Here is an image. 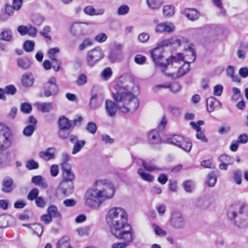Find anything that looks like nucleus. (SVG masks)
<instances>
[{
  "label": "nucleus",
  "mask_w": 248,
  "mask_h": 248,
  "mask_svg": "<svg viewBox=\"0 0 248 248\" xmlns=\"http://www.w3.org/2000/svg\"><path fill=\"white\" fill-rule=\"evenodd\" d=\"M152 226L155 234L159 237H164L167 235L166 231L163 230L156 224H153Z\"/></svg>",
  "instance_id": "79ce46f5"
},
{
  "label": "nucleus",
  "mask_w": 248,
  "mask_h": 248,
  "mask_svg": "<svg viewBox=\"0 0 248 248\" xmlns=\"http://www.w3.org/2000/svg\"><path fill=\"white\" fill-rule=\"evenodd\" d=\"M141 165L145 170L147 171L161 170V169L159 168L155 165L154 160H150L147 162L144 160H142Z\"/></svg>",
  "instance_id": "bb28decb"
},
{
  "label": "nucleus",
  "mask_w": 248,
  "mask_h": 248,
  "mask_svg": "<svg viewBox=\"0 0 248 248\" xmlns=\"http://www.w3.org/2000/svg\"><path fill=\"white\" fill-rule=\"evenodd\" d=\"M178 147L182 148L186 152H189L190 151L192 148V143L190 140L184 138L183 141L181 142Z\"/></svg>",
  "instance_id": "a19ab883"
},
{
  "label": "nucleus",
  "mask_w": 248,
  "mask_h": 248,
  "mask_svg": "<svg viewBox=\"0 0 248 248\" xmlns=\"http://www.w3.org/2000/svg\"><path fill=\"white\" fill-rule=\"evenodd\" d=\"M112 75V71L110 68H105L101 73V76L106 80L108 79Z\"/></svg>",
  "instance_id": "69168bd1"
},
{
  "label": "nucleus",
  "mask_w": 248,
  "mask_h": 248,
  "mask_svg": "<svg viewBox=\"0 0 248 248\" xmlns=\"http://www.w3.org/2000/svg\"><path fill=\"white\" fill-rule=\"evenodd\" d=\"M226 72L227 75L232 78V81L238 82L240 81V79L238 76H235L234 75V70L232 66H229L227 69Z\"/></svg>",
  "instance_id": "37998d69"
},
{
  "label": "nucleus",
  "mask_w": 248,
  "mask_h": 248,
  "mask_svg": "<svg viewBox=\"0 0 248 248\" xmlns=\"http://www.w3.org/2000/svg\"><path fill=\"white\" fill-rule=\"evenodd\" d=\"M93 44V42L90 39H85L83 42L79 46V49L83 50L88 46H91Z\"/></svg>",
  "instance_id": "052dcab7"
},
{
  "label": "nucleus",
  "mask_w": 248,
  "mask_h": 248,
  "mask_svg": "<svg viewBox=\"0 0 248 248\" xmlns=\"http://www.w3.org/2000/svg\"><path fill=\"white\" fill-rule=\"evenodd\" d=\"M150 51L152 59L155 65L161 68L163 72H165L166 69V64H165L163 61L164 48L157 46Z\"/></svg>",
  "instance_id": "0eeeda50"
},
{
  "label": "nucleus",
  "mask_w": 248,
  "mask_h": 248,
  "mask_svg": "<svg viewBox=\"0 0 248 248\" xmlns=\"http://www.w3.org/2000/svg\"><path fill=\"white\" fill-rule=\"evenodd\" d=\"M69 140L71 143L74 144L72 150V154L75 155L79 152L86 144V141L84 140H78L77 136L71 135L70 136Z\"/></svg>",
  "instance_id": "f3484780"
},
{
  "label": "nucleus",
  "mask_w": 248,
  "mask_h": 248,
  "mask_svg": "<svg viewBox=\"0 0 248 248\" xmlns=\"http://www.w3.org/2000/svg\"><path fill=\"white\" fill-rule=\"evenodd\" d=\"M239 214L242 215L241 227H248V206L242 205L239 207Z\"/></svg>",
  "instance_id": "aec40b11"
},
{
  "label": "nucleus",
  "mask_w": 248,
  "mask_h": 248,
  "mask_svg": "<svg viewBox=\"0 0 248 248\" xmlns=\"http://www.w3.org/2000/svg\"><path fill=\"white\" fill-rule=\"evenodd\" d=\"M106 221L112 235L124 242L113 243L111 248H126L134 240V233L128 223L125 211L121 207H112L107 212Z\"/></svg>",
  "instance_id": "f257e3e1"
},
{
  "label": "nucleus",
  "mask_w": 248,
  "mask_h": 248,
  "mask_svg": "<svg viewBox=\"0 0 248 248\" xmlns=\"http://www.w3.org/2000/svg\"><path fill=\"white\" fill-rule=\"evenodd\" d=\"M60 51V49L58 47H54L50 48L47 52L48 56L52 62H56L58 65L60 64V61L57 60L54 55L58 53Z\"/></svg>",
  "instance_id": "ea45409f"
},
{
  "label": "nucleus",
  "mask_w": 248,
  "mask_h": 248,
  "mask_svg": "<svg viewBox=\"0 0 248 248\" xmlns=\"http://www.w3.org/2000/svg\"><path fill=\"white\" fill-rule=\"evenodd\" d=\"M86 130L89 133L94 134L97 130V126L94 122H89L87 124Z\"/></svg>",
  "instance_id": "13d9d810"
},
{
  "label": "nucleus",
  "mask_w": 248,
  "mask_h": 248,
  "mask_svg": "<svg viewBox=\"0 0 248 248\" xmlns=\"http://www.w3.org/2000/svg\"><path fill=\"white\" fill-rule=\"evenodd\" d=\"M36 106L38 110L43 113L48 112L53 108V105L51 102L38 103L36 104Z\"/></svg>",
  "instance_id": "72a5a7b5"
},
{
  "label": "nucleus",
  "mask_w": 248,
  "mask_h": 248,
  "mask_svg": "<svg viewBox=\"0 0 248 248\" xmlns=\"http://www.w3.org/2000/svg\"><path fill=\"white\" fill-rule=\"evenodd\" d=\"M122 46L120 44H116L114 49H112L108 55V59L112 63L121 62L123 60Z\"/></svg>",
  "instance_id": "ddd939ff"
},
{
  "label": "nucleus",
  "mask_w": 248,
  "mask_h": 248,
  "mask_svg": "<svg viewBox=\"0 0 248 248\" xmlns=\"http://www.w3.org/2000/svg\"><path fill=\"white\" fill-rule=\"evenodd\" d=\"M59 92L57 80L55 77L50 78L44 85V95L48 97L51 95H56Z\"/></svg>",
  "instance_id": "9d476101"
},
{
  "label": "nucleus",
  "mask_w": 248,
  "mask_h": 248,
  "mask_svg": "<svg viewBox=\"0 0 248 248\" xmlns=\"http://www.w3.org/2000/svg\"><path fill=\"white\" fill-rule=\"evenodd\" d=\"M188 50L191 53V56L193 57L192 62H184V63H182L183 64L181 66L179 65L177 68H178V70L176 72H173L170 75L173 78H178L185 75L189 71V63L190 62H193L196 59V55L194 53L192 48L190 47H188Z\"/></svg>",
  "instance_id": "6e6552de"
},
{
  "label": "nucleus",
  "mask_w": 248,
  "mask_h": 248,
  "mask_svg": "<svg viewBox=\"0 0 248 248\" xmlns=\"http://www.w3.org/2000/svg\"><path fill=\"white\" fill-rule=\"evenodd\" d=\"M82 121L83 118L81 116L73 120H69L65 116H61L58 120L59 127L72 130L75 126L80 125Z\"/></svg>",
  "instance_id": "1a4fd4ad"
},
{
  "label": "nucleus",
  "mask_w": 248,
  "mask_h": 248,
  "mask_svg": "<svg viewBox=\"0 0 248 248\" xmlns=\"http://www.w3.org/2000/svg\"><path fill=\"white\" fill-rule=\"evenodd\" d=\"M148 7L152 11H156L160 9L163 4V0H146Z\"/></svg>",
  "instance_id": "a878e982"
},
{
  "label": "nucleus",
  "mask_w": 248,
  "mask_h": 248,
  "mask_svg": "<svg viewBox=\"0 0 248 248\" xmlns=\"http://www.w3.org/2000/svg\"><path fill=\"white\" fill-rule=\"evenodd\" d=\"M14 140L10 129L5 124L0 123V166H6L10 162V155L3 153L4 151L10 147Z\"/></svg>",
  "instance_id": "7ed1b4c3"
},
{
  "label": "nucleus",
  "mask_w": 248,
  "mask_h": 248,
  "mask_svg": "<svg viewBox=\"0 0 248 248\" xmlns=\"http://www.w3.org/2000/svg\"><path fill=\"white\" fill-rule=\"evenodd\" d=\"M138 173L141 179L144 181L151 182L154 180V176L149 173L145 172L142 169H139L138 170Z\"/></svg>",
  "instance_id": "58836bf2"
},
{
  "label": "nucleus",
  "mask_w": 248,
  "mask_h": 248,
  "mask_svg": "<svg viewBox=\"0 0 248 248\" xmlns=\"http://www.w3.org/2000/svg\"><path fill=\"white\" fill-rule=\"evenodd\" d=\"M87 81L86 76L84 74H81L79 76L76 82L78 85L81 86L85 84Z\"/></svg>",
  "instance_id": "338daca9"
},
{
  "label": "nucleus",
  "mask_w": 248,
  "mask_h": 248,
  "mask_svg": "<svg viewBox=\"0 0 248 248\" xmlns=\"http://www.w3.org/2000/svg\"><path fill=\"white\" fill-rule=\"evenodd\" d=\"M47 213L50 215L51 218H56L58 220L62 219V215L58 210L57 207L55 205H51L47 209Z\"/></svg>",
  "instance_id": "473e14b6"
},
{
  "label": "nucleus",
  "mask_w": 248,
  "mask_h": 248,
  "mask_svg": "<svg viewBox=\"0 0 248 248\" xmlns=\"http://www.w3.org/2000/svg\"><path fill=\"white\" fill-rule=\"evenodd\" d=\"M170 225L174 229H180L184 228L185 222L182 215L178 212H174L170 220Z\"/></svg>",
  "instance_id": "4468645a"
},
{
  "label": "nucleus",
  "mask_w": 248,
  "mask_h": 248,
  "mask_svg": "<svg viewBox=\"0 0 248 248\" xmlns=\"http://www.w3.org/2000/svg\"><path fill=\"white\" fill-rule=\"evenodd\" d=\"M5 93L6 94L14 95L17 92L16 88L13 85L6 86L5 88Z\"/></svg>",
  "instance_id": "bf43d9fd"
},
{
  "label": "nucleus",
  "mask_w": 248,
  "mask_h": 248,
  "mask_svg": "<svg viewBox=\"0 0 248 248\" xmlns=\"http://www.w3.org/2000/svg\"><path fill=\"white\" fill-rule=\"evenodd\" d=\"M26 166L28 170H31L38 169L39 167V164L34 160L31 159L26 162Z\"/></svg>",
  "instance_id": "4d7b16f0"
},
{
  "label": "nucleus",
  "mask_w": 248,
  "mask_h": 248,
  "mask_svg": "<svg viewBox=\"0 0 248 248\" xmlns=\"http://www.w3.org/2000/svg\"><path fill=\"white\" fill-rule=\"evenodd\" d=\"M190 125L192 126L193 129H195L197 131L196 135V138L203 142H207V139L205 137L204 133L202 132L201 127L199 126V125H197L194 122H191Z\"/></svg>",
  "instance_id": "5701e85b"
},
{
  "label": "nucleus",
  "mask_w": 248,
  "mask_h": 248,
  "mask_svg": "<svg viewBox=\"0 0 248 248\" xmlns=\"http://www.w3.org/2000/svg\"><path fill=\"white\" fill-rule=\"evenodd\" d=\"M162 11L164 16L170 17L174 14L175 7L172 5H166L163 7Z\"/></svg>",
  "instance_id": "e433bc0d"
},
{
  "label": "nucleus",
  "mask_w": 248,
  "mask_h": 248,
  "mask_svg": "<svg viewBox=\"0 0 248 248\" xmlns=\"http://www.w3.org/2000/svg\"><path fill=\"white\" fill-rule=\"evenodd\" d=\"M186 39L182 38L181 39L176 36H173L168 39L163 40L158 43L157 46L163 48L164 46H168L170 45H175L179 46H182L186 42Z\"/></svg>",
  "instance_id": "2eb2a0df"
},
{
  "label": "nucleus",
  "mask_w": 248,
  "mask_h": 248,
  "mask_svg": "<svg viewBox=\"0 0 248 248\" xmlns=\"http://www.w3.org/2000/svg\"><path fill=\"white\" fill-rule=\"evenodd\" d=\"M193 183L191 180H186L183 183L185 190L187 192H191L193 188Z\"/></svg>",
  "instance_id": "6e6d98bb"
},
{
  "label": "nucleus",
  "mask_w": 248,
  "mask_h": 248,
  "mask_svg": "<svg viewBox=\"0 0 248 248\" xmlns=\"http://www.w3.org/2000/svg\"><path fill=\"white\" fill-rule=\"evenodd\" d=\"M166 140L168 143L175 145L177 146L179 145L181 142L183 141L184 137L179 135H169L167 136Z\"/></svg>",
  "instance_id": "393cba45"
},
{
  "label": "nucleus",
  "mask_w": 248,
  "mask_h": 248,
  "mask_svg": "<svg viewBox=\"0 0 248 248\" xmlns=\"http://www.w3.org/2000/svg\"><path fill=\"white\" fill-rule=\"evenodd\" d=\"M102 102V100L98 98L97 95L94 94L92 96L90 100V108L92 109H96L101 106Z\"/></svg>",
  "instance_id": "c85d7f7f"
},
{
  "label": "nucleus",
  "mask_w": 248,
  "mask_h": 248,
  "mask_svg": "<svg viewBox=\"0 0 248 248\" xmlns=\"http://www.w3.org/2000/svg\"><path fill=\"white\" fill-rule=\"evenodd\" d=\"M100 183L102 185V191L101 194L104 195L105 197H100L101 200L103 202L104 201L110 199L112 198L114 194V187L112 183L109 180L104 179V180H97L95 183L96 188H97V185L98 183Z\"/></svg>",
  "instance_id": "423d86ee"
},
{
  "label": "nucleus",
  "mask_w": 248,
  "mask_h": 248,
  "mask_svg": "<svg viewBox=\"0 0 248 248\" xmlns=\"http://www.w3.org/2000/svg\"><path fill=\"white\" fill-rule=\"evenodd\" d=\"M89 232L90 228L88 226L79 228L77 230L78 234L80 236L88 235L89 234Z\"/></svg>",
  "instance_id": "680f3d73"
},
{
  "label": "nucleus",
  "mask_w": 248,
  "mask_h": 248,
  "mask_svg": "<svg viewBox=\"0 0 248 248\" xmlns=\"http://www.w3.org/2000/svg\"><path fill=\"white\" fill-rule=\"evenodd\" d=\"M148 138L150 143L153 145L158 144L161 142L159 133L156 130H153L149 132Z\"/></svg>",
  "instance_id": "b1692460"
},
{
  "label": "nucleus",
  "mask_w": 248,
  "mask_h": 248,
  "mask_svg": "<svg viewBox=\"0 0 248 248\" xmlns=\"http://www.w3.org/2000/svg\"><path fill=\"white\" fill-rule=\"evenodd\" d=\"M16 63L18 68L25 70L29 69L31 65L30 60L25 57L17 59Z\"/></svg>",
  "instance_id": "cd10ccee"
},
{
  "label": "nucleus",
  "mask_w": 248,
  "mask_h": 248,
  "mask_svg": "<svg viewBox=\"0 0 248 248\" xmlns=\"http://www.w3.org/2000/svg\"><path fill=\"white\" fill-rule=\"evenodd\" d=\"M31 182L35 185L41 186L43 188H46L47 184L43 177L40 175L34 176L31 178Z\"/></svg>",
  "instance_id": "f704fd0d"
},
{
  "label": "nucleus",
  "mask_w": 248,
  "mask_h": 248,
  "mask_svg": "<svg viewBox=\"0 0 248 248\" xmlns=\"http://www.w3.org/2000/svg\"><path fill=\"white\" fill-rule=\"evenodd\" d=\"M129 9L128 6L123 4L118 8L117 13L119 16H124L129 13Z\"/></svg>",
  "instance_id": "8fccbe9b"
},
{
  "label": "nucleus",
  "mask_w": 248,
  "mask_h": 248,
  "mask_svg": "<svg viewBox=\"0 0 248 248\" xmlns=\"http://www.w3.org/2000/svg\"><path fill=\"white\" fill-rule=\"evenodd\" d=\"M146 60V58L140 54H137L134 58L135 62L139 64H142L145 63Z\"/></svg>",
  "instance_id": "0e129e2a"
},
{
  "label": "nucleus",
  "mask_w": 248,
  "mask_h": 248,
  "mask_svg": "<svg viewBox=\"0 0 248 248\" xmlns=\"http://www.w3.org/2000/svg\"><path fill=\"white\" fill-rule=\"evenodd\" d=\"M44 17L40 15L35 16L32 19V21L35 25L40 26L44 22Z\"/></svg>",
  "instance_id": "774afa93"
},
{
  "label": "nucleus",
  "mask_w": 248,
  "mask_h": 248,
  "mask_svg": "<svg viewBox=\"0 0 248 248\" xmlns=\"http://www.w3.org/2000/svg\"><path fill=\"white\" fill-rule=\"evenodd\" d=\"M43 226L40 224H34L32 225L31 229L34 231V232L38 236H40L43 232Z\"/></svg>",
  "instance_id": "603ef678"
},
{
  "label": "nucleus",
  "mask_w": 248,
  "mask_h": 248,
  "mask_svg": "<svg viewBox=\"0 0 248 248\" xmlns=\"http://www.w3.org/2000/svg\"><path fill=\"white\" fill-rule=\"evenodd\" d=\"M35 130V127L32 125H28L26 126L23 131V134L25 136H31Z\"/></svg>",
  "instance_id": "3c124183"
},
{
  "label": "nucleus",
  "mask_w": 248,
  "mask_h": 248,
  "mask_svg": "<svg viewBox=\"0 0 248 248\" xmlns=\"http://www.w3.org/2000/svg\"><path fill=\"white\" fill-rule=\"evenodd\" d=\"M12 39V32L11 30H5L0 33V40L9 42L11 41Z\"/></svg>",
  "instance_id": "4c0bfd02"
},
{
  "label": "nucleus",
  "mask_w": 248,
  "mask_h": 248,
  "mask_svg": "<svg viewBox=\"0 0 248 248\" xmlns=\"http://www.w3.org/2000/svg\"><path fill=\"white\" fill-rule=\"evenodd\" d=\"M104 57V53L100 47H96L88 51L86 60L88 66L93 67Z\"/></svg>",
  "instance_id": "39448f33"
},
{
  "label": "nucleus",
  "mask_w": 248,
  "mask_h": 248,
  "mask_svg": "<svg viewBox=\"0 0 248 248\" xmlns=\"http://www.w3.org/2000/svg\"><path fill=\"white\" fill-rule=\"evenodd\" d=\"M233 179L237 185L242 183V173L240 170H237L233 171Z\"/></svg>",
  "instance_id": "de8ad7c7"
},
{
  "label": "nucleus",
  "mask_w": 248,
  "mask_h": 248,
  "mask_svg": "<svg viewBox=\"0 0 248 248\" xmlns=\"http://www.w3.org/2000/svg\"><path fill=\"white\" fill-rule=\"evenodd\" d=\"M88 24L85 22H75L70 27L71 33L76 37L84 35L87 31Z\"/></svg>",
  "instance_id": "f8f14e48"
},
{
  "label": "nucleus",
  "mask_w": 248,
  "mask_h": 248,
  "mask_svg": "<svg viewBox=\"0 0 248 248\" xmlns=\"http://www.w3.org/2000/svg\"><path fill=\"white\" fill-rule=\"evenodd\" d=\"M71 130V129L59 128L58 131L59 138L62 140L67 139L69 137H70Z\"/></svg>",
  "instance_id": "c03bdc74"
},
{
  "label": "nucleus",
  "mask_w": 248,
  "mask_h": 248,
  "mask_svg": "<svg viewBox=\"0 0 248 248\" xmlns=\"http://www.w3.org/2000/svg\"><path fill=\"white\" fill-rule=\"evenodd\" d=\"M174 26L171 23L163 22L158 24L156 26L155 28V31L157 32H171L174 31Z\"/></svg>",
  "instance_id": "4be33fe9"
},
{
  "label": "nucleus",
  "mask_w": 248,
  "mask_h": 248,
  "mask_svg": "<svg viewBox=\"0 0 248 248\" xmlns=\"http://www.w3.org/2000/svg\"><path fill=\"white\" fill-rule=\"evenodd\" d=\"M207 110L209 112L218 110L221 108V104L214 97H209L206 101Z\"/></svg>",
  "instance_id": "a211bd4d"
},
{
  "label": "nucleus",
  "mask_w": 248,
  "mask_h": 248,
  "mask_svg": "<svg viewBox=\"0 0 248 248\" xmlns=\"http://www.w3.org/2000/svg\"><path fill=\"white\" fill-rule=\"evenodd\" d=\"M41 157L46 160H49L55 157V149L49 148L46 151L41 152L39 153Z\"/></svg>",
  "instance_id": "7c9ffc66"
},
{
  "label": "nucleus",
  "mask_w": 248,
  "mask_h": 248,
  "mask_svg": "<svg viewBox=\"0 0 248 248\" xmlns=\"http://www.w3.org/2000/svg\"><path fill=\"white\" fill-rule=\"evenodd\" d=\"M184 62L185 61L181 53H177L171 55L170 58L167 59L165 62V64H166V68L170 65L173 66L176 68Z\"/></svg>",
  "instance_id": "dca6fc26"
},
{
  "label": "nucleus",
  "mask_w": 248,
  "mask_h": 248,
  "mask_svg": "<svg viewBox=\"0 0 248 248\" xmlns=\"http://www.w3.org/2000/svg\"><path fill=\"white\" fill-rule=\"evenodd\" d=\"M181 13L191 21L197 19L199 16V12L194 8H186L182 11Z\"/></svg>",
  "instance_id": "412c9836"
},
{
  "label": "nucleus",
  "mask_w": 248,
  "mask_h": 248,
  "mask_svg": "<svg viewBox=\"0 0 248 248\" xmlns=\"http://www.w3.org/2000/svg\"><path fill=\"white\" fill-rule=\"evenodd\" d=\"M57 248H71L69 238L68 236L63 237L57 243Z\"/></svg>",
  "instance_id": "c9c22d12"
},
{
  "label": "nucleus",
  "mask_w": 248,
  "mask_h": 248,
  "mask_svg": "<svg viewBox=\"0 0 248 248\" xmlns=\"http://www.w3.org/2000/svg\"><path fill=\"white\" fill-rule=\"evenodd\" d=\"M39 190L37 188H33L29 193L27 198L30 201L35 200L38 197Z\"/></svg>",
  "instance_id": "864d4df0"
},
{
  "label": "nucleus",
  "mask_w": 248,
  "mask_h": 248,
  "mask_svg": "<svg viewBox=\"0 0 248 248\" xmlns=\"http://www.w3.org/2000/svg\"><path fill=\"white\" fill-rule=\"evenodd\" d=\"M62 176L63 180L62 181V185L64 186L66 182L73 183L75 179V175L72 170L70 164H64L63 167H62Z\"/></svg>",
  "instance_id": "9b49d317"
},
{
  "label": "nucleus",
  "mask_w": 248,
  "mask_h": 248,
  "mask_svg": "<svg viewBox=\"0 0 248 248\" xmlns=\"http://www.w3.org/2000/svg\"><path fill=\"white\" fill-rule=\"evenodd\" d=\"M98 183L97 188L94 186V188L88 189L84 195L85 204L90 207H95L96 205L99 206L102 203L103 201L100 197H105L102 195V185Z\"/></svg>",
  "instance_id": "20e7f679"
},
{
  "label": "nucleus",
  "mask_w": 248,
  "mask_h": 248,
  "mask_svg": "<svg viewBox=\"0 0 248 248\" xmlns=\"http://www.w3.org/2000/svg\"><path fill=\"white\" fill-rule=\"evenodd\" d=\"M217 182V177L214 172L209 173L207 175V183L209 186L213 187Z\"/></svg>",
  "instance_id": "49530a36"
},
{
  "label": "nucleus",
  "mask_w": 248,
  "mask_h": 248,
  "mask_svg": "<svg viewBox=\"0 0 248 248\" xmlns=\"http://www.w3.org/2000/svg\"><path fill=\"white\" fill-rule=\"evenodd\" d=\"M218 161L220 162H223L228 165L232 164L234 159L227 155H222L218 157Z\"/></svg>",
  "instance_id": "a18cd8bd"
},
{
  "label": "nucleus",
  "mask_w": 248,
  "mask_h": 248,
  "mask_svg": "<svg viewBox=\"0 0 248 248\" xmlns=\"http://www.w3.org/2000/svg\"><path fill=\"white\" fill-rule=\"evenodd\" d=\"M32 110L31 105L28 103H22L20 106V110L24 113L29 114Z\"/></svg>",
  "instance_id": "5fc2aeb1"
},
{
  "label": "nucleus",
  "mask_w": 248,
  "mask_h": 248,
  "mask_svg": "<svg viewBox=\"0 0 248 248\" xmlns=\"http://www.w3.org/2000/svg\"><path fill=\"white\" fill-rule=\"evenodd\" d=\"M60 187L62 189V192L63 194L68 196L72 193L74 189L73 183L71 182H66L64 186H62V182L60 184Z\"/></svg>",
  "instance_id": "2f4dec72"
},
{
  "label": "nucleus",
  "mask_w": 248,
  "mask_h": 248,
  "mask_svg": "<svg viewBox=\"0 0 248 248\" xmlns=\"http://www.w3.org/2000/svg\"><path fill=\"white\" fill-rule=\"evenodd\" d=\"M116 104L110 100L105 102V109L110 117H114L118 109L123 113H133L139 107V101L137 97L124 88H119L113 93Z\"/></svg>",
  "instance_id": "f03ea898"
},
{
  "label": "nucleus",
  "mask_w": 248,
  "mask_h": 248,
  "mask_svg": "<svg viewBox=\"0 0 248 248\" xmlns=\"http://www.w3.org/2000/svg\"><path fill=\"white\" fill-rule=\"evenodd\" d=\"M169 87L168 88L170 89V91L173 93H178L181 88L180 85L177 82L173 83L172 84L170 85V84H167Z\"/></svg>",
  "instance_id": "e2e57ef3"
},
{
  "label": "nucleus",
  "mask_w": 248,
  "mask_h": 248,
  "mask_svg": "<svg viewBox=\"0 0 248 248\" xmlns=\"http://www.w3.org/2000/svg\"><path fill=\"white\" fill-rule=\"evenodd\" d=\"M14 188L13 179L9 176L4 177L2 182V191L8 193L11 192Z\"/></svg>",
  "instance_id": "6ab92c4d"
},
{
  "label": "nucleus",
  "mask_w": 248,
  "mask_h": 248,
  "mask_svg": "<svg viewBox=\"0 0 248 248\" xmlns=\"http://www.w3.org/2000/svg\"><path fill=\"white\" fill-rule=\"evenodd\" d=\"M34 82V78L31 73H27L22 76L21 83L23 86L28 87L32 86Z\"/></svg>",
  "instance_id": "c756f323"
},
{
  "label": "nucleus",
  "mask_w": 248,
  "mask_h": 248,
  "mask_svg": "<svg viewBox=\"0 0 248 248\" xmlns=\"http://www.w3.org/2000/svg\"><path fill=\"white\" fill-rule=\"evenodd\" d=\"M34 42L31 40L26 41L23 45L24 50L27 52H31L33 50L34 47Z\"/></svg>",
  "instance_id": "09e8293b"
}]
</instances>
